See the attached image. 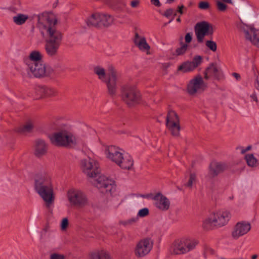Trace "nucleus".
Returning a JSON list of instances; mask_svg holds the SVG:
<instances>
[{"label":"nucleus","mask_w":259,"mask_h":259,"mask_svg":"<svg viewBox=\"0 0 259 259\" xmlns=\"http://www.w3.org/2000/svg\"><path fill=\"white\" fill-rule=\"evenodd\" d=\"M227 167V165L223 162L212 161L209 166L208 176L210 178L217 176L220 173L223 172Z\"/></svg>","instance_id":"nucleus-19"},{"label":"nucleus","mask_w":259,"mask_h":259,"mask_svg":"<svg viewBox=\"0 0 259 259\" xmlns=\"http://www.w3.org/2000/svg\"><path fill=\"white\" fill-rule=\"evenodd\" d=\"M139 221L138 217H134L129 218L126 220L122 221L120 222V224L124 227H128L131 225H133L137 223Z\"/></svg>","instance_id":"nucleus-34"},{"label":"nucleus","mask_w":259,"mask_h":259,"mask_svg":"<svg viewBox=\"0 0 259 259\" xmlns=\"http://www.w3.org/2000/svg\"><path fill=\"white\" fill-rule=\"evenodd\" d=\"M27 67L29 70L32 73V74L37 77L47 75L50 72V68H48L47 65L44 62L31 64L27 66Z\"/></svg>","instance_id":"nucleus-17"},{"label":"nucleus","mask_w":259,"mask_h":259,"mask_svg":"<svg viewBox=\"0 0 259 259\" xmlns=\"http://www.w3.org/2000/svg\"><path fill=\"white\" fill-rule=\"evenodd\" d=\"M48 145L46 142L42 139H37L35 142L34 154L37 157H40L46 154L47 151Z\"/></svg>","instance_id":"nucleus-25"},{"label":"nucleus","mask_w":259,"mask_h":259,"mask_svg":"<svg viewBox=\"0 0 259 259\" xmlns=\"http://www.w3.org/2000/svg\"><path fill=\"white\" fill-rule=\"evenodd\" d=\"M192 39V34L191 33H187L185 37L186 42L189 43L191 41Z\"/></svg>","instance_id":"nucleus-47"},{"label":"nucleus","mask_w":259,"mask_h":259,"mask_svg":"<svg viewBox=\"0 0 259 259\" xmlns=\"http://www.w3.org/2000/svg\"><path fill=\"white\" fill-rule=\"evenodd\" d=\"M144 198H150L153 200L154 206L161 211H166L170 206L169 200L160 192L155 194H150L142 196Z\"/></svg>","instance_id":"nucleus-10"},{"label":"nucleus","mask_w":259,"mask_h":259,"mask_svg":"<svg viewBox=\"0 0 259 259\" xmlns=\"http://www.w3.org/2000/svg\"><path fill=\"white\" fill-rule=\"evenodd\" d=\"M217 5L219 10L221 11H225L227 8V5L221 2H217Z\"/></svg>","instance_id":"nucleus-43"},{"label":"nucleus","mask_w":259,"mask_h":259,"mask_svg":"<svg viewBox=\"0 0 259 259\" xmlns=\"http://www.w3.org/2000/svg\"><path fill=\"white\" fill-rule=\"evenodd\" d=\"M251 149L252 146L251 145H248L245 148L242 146H238L237 147V149L240 150L241 154H245L246 152L250 151Z\"/></svg>","instance_id":"nucleus-42"},{"label":"nucleus","mask_w":259,"mask_h":259,"mask_svg":"<svg viewBox=\"0 0 259 259\" xmlns=\"http://www.w3.org/2000/svg\"><path fill=\"white\" fill-rule=\"evenodd\" d=\"M149 213V210L148 208L145 207L140 209L137 212L136 217L139 218H144L147 216Z\"/></svg>","instance_id":"nucleus-36"},{"label":"nucleus","mask_w":259,"mask_h":259,"mask_svg":"<svg viewBox=\"0 0 259 259\" xmlns=\"http://www.w3.org/2000/svg\"><path fill=\"white\" fill-rule=\"evenodd\" d=\"M195 32L197 41L201 43L203 41L205 36L212 34L213 29L210 24L203 21L197 23L195 27Z\"/></svg>","instance_id":"nucleus-13"},{"label":"nucleus","mask_w":259,"mask_h":259,"mask_svg":"<svg viewBox=\"0 0 259 259\" xmlns=\"http://www.w3.org/2000/svg\"><path fill=\"white\" fill-rule=\"evenodd\" d=\"M29 19V16L27 14L18 13L13 17V21L17 25L24 24Z\"/></svg>","instance_id":"nucleus-32"},{"label":"nucleus","mask_w":259,"mask_h":259,"mask_svg":"<svg viewBox=\"0 0 259 259\" xmlns=\"http://www.w3.org/2000/svg\"><path fill=\"white\" fill-rule=\"evenodd\" d=\"M170 251L174 254H184V248L181 238L176 239L170 246Z\"/></svg>","instance_id":"nucleus-27"},{"label":"nucleus","mask_w":259,"mask_h":259,"mask_svg":"<svg viewBox=\"0 0 259 259\" xmlns=\"http://www.w3.org/2000/svg\"><path fill=\"white\" fill-rule=\"evenodd\" d=\"M207 84L203 77L199 75H196L190 79L187 84V91L190 95L200 94L206 90Z\"/></svg>","instance_id":"nucleus-8"},{"label":"nucleus","mask_w":259,"mask_h":259,"mask_svg":"<svg viewBox=\"0 0 259 259\" xmlns=\"http://www.w3.org/2000/svg\"><path fill=\"white\" fill-rule=\"evenodd\" d=\"M122 99L128 105L133 106L139 103V92L134 86L127 85L122 89Z\"/></svg>","instance_id":"nucleus-9"},{"label":"nucleus","mask_w":259,"mask_h":259,"mask_svg":"<svg viewBox=\"0 0 259 259\" xmlns=\"http://www.w3.org/2000/svg\"><path fill=\"white\" fill-rule=\"evenodd\" d=\"M135 44L139 48L140 50L143 52H147L150 49L149 45L147 44L146 40L144 37L140 36L137 33L135 35Z\"/></svg>","instance_id":"nucleus-29"},{"label":"nucleus","mask_w":259,"mask_h":259,"mask_svg":"<svg viewBox=\"0 0 259 259\" xmlns=\"http://www.w3.org/2000/svg\"><path fill=\"white\" fill-rule=\"evenodd\" d=\"M153 240L146 237L140 240L136 244L134 252L136 256L143 257L148 254L153 248Z\"/></svg>","instance_id":"nucleus-12"},{"label":"nucleus","mask_w":259,"mask_h":259,"mask_svg":"<svg viewBox=\"0 0 259 259\" xmlns=\"http://www.w3.org/2000/svg\"><path fill=\"white\" fill-rule=\"evenodd\" d=\"M166 126L174 136H178L180 126L179 119L176 113L171 111L168 112L166 118Z\"/></svg>","instance_id":"nucleus-15"},{"label":"nucleus","mask_w":259,"mask_h":259,"mask_svg":"<svg viewBox=\"0 0 259 259\" xmlns=\"http://www.w3.org/2000/svg\"><path fill=\"white\" fill-rule=\"evenodd\" d=\"M221 75V69L216 64L212 63L206 69L204 74V77L206 79H208L210 77L218 79Z\"/></svg>","instance_id":"nucleus-24"},{"label":"nucleus","mask_w":259,"mask_h":259,"mask_svg":"<svg viewBox=\"0 0 259 259\" xmlns=\"http://www.w3.org/2000/svg\"><path fill=\"white\" fill-rule=\"evenodd\" d=\"M251 229V224L250 222L245 220L240 221L233 226L231 236L233 239L237 240L247 234Z\"/></svg>","instance_id":"nucleus-11"},{"label":"nucleus","mask_w":259,"mask_h":259,"mask_svg":"<svg viewBox=\"0 0 259 259\" xmlns=\"http://www.w3.org/2000/svg\"><path fill=\"white\" fill-rule=\"evenodd\" d=\"M256 156V154L253 153H247L245 154L244 156V160L248 166L254 168L259 165V160Z\"/></svg>","instance_id":"nucleus-30"},{"label":"nucleus","mask_w":259,"mask_h":259,"mask_svg":"<svg viewBox=\"0 0 259 259\" xmlns=\"http://www.w3.org/2000/svg\"><path fill=\"white\" fill-rule=\"evenodd\" d=\"M174 0H166V3L171 4L174 2Z\"/></svg>","instance_id":"nucleus-55"},{"label":"nucleus","mask_w":259,"mask_h":259,"mask_svg":"<svg viewBox=\"0 0 259 259\" xmlns=\"http://www.w3.org/2000/svg\"><path fill=\"white\" fill-rule=\"evenodd\" d=\"M173 19H174V18L171 19L169 21V23H170V22H171L173 20Z\"/></svg>","instance_id":"nucleus-57"},{"label":"nucleus","mask_w":259,"mask_h":259,"mask_svg":"<svg viewBox=\"0 0 259 259\" xmlns=\"http://www.w3.org/2000/svg\"><path fill=\"white\" fill-rule=\"evenodd\" d=\"M94 72L99 79L106 82L109 93L112 95H114L117 89L118 78V75L115 69L112 66H109L107 78L106 71L101 66H95L94 68Z\"/></svg>","instance_id":"nucleus-4"},{"label":"nucleus","mask_w":259,"mask_h":259,"mask_svg":"<svg viewBox=\"0 0 259 259\" xmlns=\"http://www.w3.org/2000/svg\"><path fill=\"white\" fill-rule=\"evenodd\" d=\"M116 164L122 169H131L134 165V160L131 155L125 151Z\"/></svg>","instance_id":"nucleus-21"},{"label":"nucleus","mask_w":259,"mask_h":259,"mask_svg":"<svg viewBox=\"0 0 259 259\" xmlns=\"http://www.w3.org/2000/svg\"><path fill=\"white\" fill-rule=\"evenodd\" d=\"M65 256L61 253L53 252L50 254L49 259H65Z\"/></svg>","instance_id":"nucleus-40"},{"label":"nucleus","mask_w":259,"mask_h":259,"mask_svg":"<svg viewBox=\"0 0 259 259\" xmlns=\"http://www.w3.org/2000/svg\"><path fill=\"white\" fill-rule=\"evenodd\" d=\"M68 226V221L67 218H63L60 224V228L62 230H65Z\"/></svg>","instance_id":"nucleus-41"},{"label":"nucleus","mask_w":259,"mask_h":259,"mask_svg":"<svg viewBox=\"0 0 259 259\" xmlns=\"http://www.w3.org/2000/svg\"><path fill=\"white\" fill-rule=\"evenodd\" d=\"M209 7V4L207 2L202 1L199 3V8L201 9L206 10Z\"/></svg>","instance_id":"nucleus-46"},{"label":"nucleus","mask_w":259,"mask_h":259,"mask_svg":"<svg viewBox=\"0 0 259 259\" xmlns=\"http://www.w3.org/2000/svg\"><path fill=\"white\" fill-rule=\"evenodd\" d=\"M35 189L48 206L54 202L55 195L49 173L43 172L35 176Z\"/></svg>","instance_id":"nucleus-3"},{"label":"nucleus","mask_w":259,"mask_h":259,"mask_svg":"<svg viewBox=\"0 0 259 259\" xmlns=\"http://www.w3.org/2000/svg\"><path fill=\"white\" fill-rule=\"evenodd\" d=\"M258 257V255L256 254H253L251 256V259H256Z\"/></svg>","instance_id":"nucleus-53"},{"label":"nucleus","mask_w":259,"mask_h":259,"mask_svg":"<svg viewBox=\"0 0 259 259\" xmlns=\"http://www.w3.org/2000/svg\"><path fill=\"white\" fill-rule=\"evenodd\" d=\"M36 94L38 97H52L57 95V91L52 88L40 87L36 89Z\"/></svg>","instance_id":"nucleus-23"},{"label":"nucleus","mask_w":259,"mask_h":259,"mask_svg":"<svg viewBox=\"0 0 259 259\" xmlns=\"http://www.w3.org/2000/svg\"><path fill=\"white\" fill-rule=\"evenodd\" d=\"M140 3L141 2L140 0H132L130 3V5L132 8L136 9L139 7Z\"/></svg>","instance_id":"nucleus-45"},{"label":"nucleus","mask_w":259,"mask_h":259,"mask_svg":"<svg viewBox=\"0 0 259 259\" xmlns=\"http://www.w3.org/2000/svg\"><path fill=\"white\" fill-rule=\"evenodd\" d=\"M33 127V123L32 121H28L23 126L22 132L24 133L30 132Z\"/></svg>","instance_id":"nucleus-38"},{"label":"nucleus","mask_w":259,"mask_h":259,"mask_svg":"<svg viewBox=\"0 0 259 259\" xmlns=\"http://www.w3.org/2000/svg\"><path fill=\"white\" fill-rule=\"evenodd\" d=\"M202 62L201 56L197 55L195 56L192 61H187L182 63L178 68V70L183 73L193 71L199 66Z\"/></svg>","instance_id":"nucleus-16"},{"label":"nucleus","mask_w":259,"mask_h":259,"mask_svg":"<svg viewBox=\"0 0 259 259\" xmlns=\"http://www.w3.org/2000/svg\"><path fill=\"white\" fill-rule=\"evenodd\" d=\"M240 28L245 34L246 38L259 48V38L256 37L257 30L252 26L241 24Z\"/></svg>","instance_id":"nucleus-18"},{"label":"nucleus","mask_w":259,"mask_h":259,"mask_svg":"<svg viewBox=\"0 0 259 259\" xmlns=\"http://www.w3.org/2000/svg\"><path fill=\"white\" fill-rule=\"evenodd\" d=\"M89 259H111L108 251L103 249L98 248L91 251L89 253Z\"/></svg>","instance_id":"nucleus-22"},{"label":"nucleus","mask_w":259,"mask_h":259,"mask_svg":"<svg viewBox=\"0 0 259 259\" xmlns=\"http://www.w3.org/2000/svg\"><path fill=\"white\" fill-rule=\"evenodd\" d=\"M250 98L253 100L254 101L257 102V98L255 95L252 94L250 96Z\"/></svg>","instance_id":"nucleus-50"},{"label":"nucleus","mask_w":259,"mask_h":259,"mask_svg":"<svg viewBox=\"0 0 259 259\" xmlns=\"http://www.w3.org/2000/svg\"><path fill=\"white\" fill-rule=\"evenodd\" d=\"M177 22H179L181 21V19H180V17H179V18H177Z\"/></svg>","instance_id":"nucleus-56"},{"label":"nucleus","mask_w":259,"mask_h":259,"mask_svg":"<svg viewBox=\"0 0 259 259\" xmlns=\"http://www.w3.org/2000/svg\"><path fill=\"white\" fill-rule=\"evenodd\" d=\"M124 152L123 149L113 145L106 146L104 150L106 158L115 164L119 162Z\"/></svg>","instance_id":"nucleus-14"},{"label":"nucleus","mask_w":259,"mask_h":259,"mask_svg":"<svg viewBox=\"0 0 259 259\" xmlns=\"http://www.w3.org/2000/svg\"><path fill=\"white\" fill-rule=\"evenodd\" d=\"M100 14L99 13L93 14L87 19V24L89 26H97L100 24Z\"/></svg>","instance_id":"nucleus-31"},{"label":"nucleus","mask_w":259,"mask_h":259,"mask_svg":"<svg viewBox=\"0 0 259 259\" xmlns=\"http://www.w3.org/2000/svg\"><path fill=\"white\" fill-rule=\"evenodd\" d=\"M151 4L154 5L156 7H160L161 6V4L159 0H150Z\"/></svg>","instance_id":"nucleus-48"},{"label":"nucleus","mask_w":259,"mask_h":259,"mask_svg":"<svg viewBox=\"0 0 259 259\" xmlns=\"http://www.w3.org/2000/svg\"><path fill=\"white\" fill-rule=\"evenodd\" d=\"M61 42L47 41L45 50L47 54L50 56H55L58 52Z\"/></svg>","instance_id":"nucleus-28"},{"label":"nucleus","mask_w":259,"mask_h":259,"mask_svg":"<svg viewBox=\"0 0 259 259\" xmlns=\"http://www.w3.org/2000/svg\"><path fill=\"white\" fill-rule=\"evenodd\" d=\"M234 76L235 77H236V78H238L239 77V75L238 74L236 73H234Z\"/></svg>","instance_id":"nucleus-54"},{"label":"nucleus","mask_w":259,"mask_h":259,"mask_svg":"<svg viewBox=\"0 0 259 259\" xmlns=\"http://www.w3.org/2000/svg\"><path fill=\"white\" fill-rule=\"evenodd\" d=\"M206 46L213 52H215L217 49L216 43L212 40H207L206 41Z\"/></svg>","instance_id":"nucleus-39"},{"label":"nucleus","mask_w":259,"mask_h":259,"mask_svg":"<svg viewBox=\"0 0 259 259\" xmlns=\"http://www.w3.org/2000/svg\"><path fill=\"white\" fill-rule=\"evenodd\" d=\"M196 182V176L195 174H191L188 178V182L184 183L185 186L191 188Z\"/></svg>","instance_id":"nucleus-35"},{"label":"nucleus","mask_w":259,"mask_h":259,"mask_svg":"<svg viewBox=\"0 0 259 259\" xmlns=\"http://www.w3.org/2000/svg\"><path fill=\"white\" fill-rule=\"evenodd\" d=\"M188 47V45L185 44H183L182 46L177 49L176 53L177 56L182 55L185 53Z\"/></svg>","instance_id":"nucleus-37"},{"label":"nucleus","mask_w":259,"mask_h":259,"mask_svg":"<svg viewBox=\"0 0 259 259\" xmlns=\"http://www.w3.org/2000/svg\"><path fill=\"white\" fill-rule=\"evenodd\" d=\"M113 18L110 15L104 13L100 14V24L105 26H108L113 23Z\"/></svg>","instance_id":"nucleus-33"},{"label":"nucleus","mask_w":259,"mask_h":259,"mask_svg":"<svg viewBox=\"0 0 259 259\" xmlns=\"http://www.w3.org/2000/svg\"><path fill=\"white\" fill-rule=\"evenodd\" d=\"M83 172L90 179V182L97 187L102 193L107 196H112L116 190V185L113 180L100 175L99 164L95 159L87 157L81 161Z\"/></svg>","instance_id":"nucleus-1"},{"label":"nucleus","mask_w":259,"mask_h":259,"mask_svg":"<svg viewBox=\"0 0 259 259\" xmlns=\"http://www.w3.org/2000/svg\"><path fill=\"white\" fill-rule=\"evenodd\" d=\"M57 22L56 16L52 13L44 12L37 16V26L47 37V41L61 42L62 34L56 28Z\"/></svg>","instance_id":"nucleus-2"},{"label":"nucleus","mask_w":259,"mask_h":259,"mask_svg":"<svg viewBox=\"0 0 259 259\" xmlns=\"http://www.w3.org/2000/svg\"><path fill=\"white\" fill-rule=\"evenodd\" d=\"M185 254L194 250L198 244V241L192 237L184 236L181 238Z\"/></svg>","instance_id":"nucleus-20"},{"label":"nucleus","mask_w":259,"mask_h":259,"mask_svg":"<svg viewBox=\"0 0 259 259\" xmlns=\"http://www.w3.org/2000/svg\"><path fill=\"white\" fill-rule=\"evenodd\" d=\"M255 87L256 89L259 91V77L257 78L256 82L255 83Z\"/></svg>","instance_id":"nucleus-51"},{"label":"nucleus","mask_w":259,"mask_h":259,"mask_svg":"<svg viewBox=\"0 0 259 259\" xmlns=\"http://www.w3.org/2000/svg\"><path fill=\"white\" fill-rule=\"evenodd\" d=\"M42 59V53L37 50H33L30 52L28 58L26 61V64L28 66L31 64L42 63L44 62Z\"/></svg>","instance_id":"nucleus-26"},{"label":"nucleus","mask_w":259,"mask_h":259,"mask_svg":"<svg viewBox=\"0 0 259 259\" xmlns=\"http://www.w3.org/2000/svg\"><path fill=\"white\" fill-rule=\"evenodd\" d=\"M184 6L183 5L179 6L178 12L179 13H180L181 14H182L183 13V9H184Z\"/></svg>","instance_id":"nucleus-49"},{"label":"nucleus","mask_w":259,"mask_h":259,"mask_svg":"<svg viewBox=\"0 0 259 259\" xmlns=\"http://www.w3.org/2000/svg\"><path fill=\"white\" fill-rule=\"evenodd\" d=\"M222 1L226 3L232 4V0H222Z\"/></svg>","instance_id":"nucleus-52"},{"label":"nucleus","mask_w":259,"mask_h":259,"mask_svg":"<svg viewBox=\"0 0 259 259\" xmlns=\"http://www.w3.org/2000/svg\"><path fill=\"white\" fill-rule=\"evenodd\" d=\"M52 143L56 145L68 146L75 145L80 139L70 131L62 130L54 133L50 137Z\"/></svg>","instance_id":"nucleus-6"},{"label":"nucleus","mask_w":259,"mask_h":259,"mask_svg":"<svg viewBox=\"0 0 259 259\" xmlns=\"http://www.w3.org/2000/svg\"><path fill=\"white\" fill-rule=\"evenodd\" d=\"M172 15H174V16L176 15V13L175 12L174 9H169L166 10L164 14V16L167 18L169 17Z\"/></svg>","instance_id":"nucleus-44"},{"label":"nucleus","mask_w":259,"mask_h":259,"mask_svg":"<svg viewBox=\"0 0 259 259\" xmlns=\"http://www.w3.org/2000/svg\"><path fill=\"white\" fill-rule=\"evenodd\" d=\"M231 218V213L227 210H219L210 213L203 221V227L209 229L212 227H222L226 226Z\"/></svg>","instance_id":"nucleus-5"},{"label":"nucleus","mask_w":259,"mask_h":259,"mask_svg":"<svg viewBox=\"0 0 259 259\" xmlns=\"http://www.w3.org/2000/svg\"><path fill=\"white\" fill-rule=\"evenodd\" d=\"M66 196L68 201L71 206L82 208L88 203L86 195L79 190H69L67 192Z\"/></svg>","instance_id":"nucleus-7"}]
</instances>
